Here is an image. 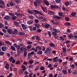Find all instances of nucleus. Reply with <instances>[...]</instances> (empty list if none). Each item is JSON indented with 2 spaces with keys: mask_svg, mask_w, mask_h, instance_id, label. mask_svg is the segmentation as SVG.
Masks as SVG:
<instances>
[{
  "mask_svg": "<svg viewBox=\"0 0 77 77\" xmlns=\"http://www.w3.org/2000/svg\"><path fill=\"white\" fill-rule=\"evenodd\" d=\"M33 11L36 14H40V15H44L43 14H42V13L37 10H34Z\"/></svg>",
  "mask_w": 77,
  "mask_h": 77,
  "instance_id": "nucleus-1",
  "label": "nucleus"
},
{
  "mask_svg": "<svg viewBox=\"0 0 77 77\" xmlns=\"http://www.w3.org/2000/svg\"><path fill=\"white\" fill-rule=\"evenodd\" d=\"M29 29L31 31V32H33V31H35L36 30V26H34L32 28V27H29Z\"/></svg>",
  "mask_w": 77,
  "mask_h": 77,
  "instance_id": "nucleus-2",
  "label": "nucleus"
},
{
  "mask_svg": "<svg viewBox=\"0 0 77 77\" xmlns=\"http://www.w3.org/2000/svg\"><path fill=\"white\" fill-rule=\"evenodd\" d=\"M8 48V47L6 46H3L1 47V49L2 51H6Z\"/></svg>",
  "mask_w": 77,
  "mask_h": 77,
  "instance_id": "nucleus-3",
  "label": "nucleus"
},
{
  "mask_svg": "<svg viewBox=\"0 0 77 77\" xmlns=\"http://www.w3.org/2000/svg\"><path fill=\"white\" fill-rule=\"evenodd\" d=\"M53 17L54 18L57 19V20H60V19L61 18V17L57 16L56 15H54L53 16Z\"/></svg>",
  "mask_w": 77,
  "mask_h": 77,
  "instance_id": "nucleus-4",
  "label": "nucleus"
},
{
  "mask_svg": "<svg viewBox=\"0 0 77 77\" xmlns=\"http://www.w3.org/2000/svg\"><path fill=\"white\" fill-rule=\"evenodd\" d=\"M21 26L23 30H26L27 29V26L24 24H21Z\"/></svg>",
  "mask_w": 77,
  "mask_h": 77,
  "instance_id": "nucleus-5",
  "label": "nucleus"
},
{
  "mask_svg": "<svg viewBox=\"0 0 77 77\" xmlns=\"http://www.w3.org/2000/svg\"><path fill=\"white\" fill-rule=\"evenodd\" d=\"M52 30L54 31V32H55L56 33H58V32H59L60 31L59 29H57L56 28H54V27H53L52 28Z\"/></svg>",
  "mask_w": 77,
  "mask_h": 77,
  "instance_id": "nucleus-6",
  "label": "nucleus"
},
{
  "mask_svg": "<svg viewBox=\"0 0 77 77\" xmlns=\"http://www.w3.org/2000/svg\"><path fill=\"white\" fill-rule=\"evenodd\" d=\"M27 23L28 24H32L33 23V20H28L27 22Z\"/></svg>",
  "mask_w": 77,
  "mask_h": 77,
  "instance_id": "nucleus-7",
  "label": "nucleus"
},
{
  "mask_svg": "<svg viewBox=\"0 0 77 77\" xmlns=\"http://www.w3.org/2000/svg\"><path fill=\"white\" fill-rule=\"evenodd\" d=\"M49 46L50 47H52V48H53L54 47H55L56 45L54 43H51L49 44Z\"/></svg>",
  "mask_w": 77,
  "mask_h": 77,
  "instance_id": "nucleus-8",
  "label": "nucleus"
},
{
  "mask_svg": "<svg viewBox=\"0 0 77 77\" xmlns=\"http://www.w3.org/2000/svg\"><path fill=\"white\" fill-rule=\"evenodd\" d=\"M42 9L44 11V12H47V8H45V7H41Z\"/></svg>",
  "mask_w": 77,
  "mask_h": 77,
  "instance_id": "nucleus-9",
  "label": "nucleus"
},
{
  "mask_svg": "<svg viewBox=\"0 0 77 77\" xmlns=\"http://www.w3.org/2000/svg\"><path fill=\"white\" fill-rule=\"evenodd\" d=\"M36 49H37L38 50H42V48H41V46H38L35 48Z\"/></svg>",
  "mask_w": 77,
  "mask_h": 77,
  "instance_id": "nucleus-10",
  "label": "nucleus"
},
{
  "mask_svg": "<svg viewBox=\"0 0 77 77\" xmlns=\"http://www.w3.org/2000/svg\"><path fill=\"white\" fill-rule=\"evenodd\" d=\"M5 67L7 69H9V64L8 63H6L5 66Z\"/></svg>",
  "mask_w": 77,
  "mask_h": 77,
  "instance_id": "nucleus-11",
  "label": "nucleus"
},
{
  "mask_svg": "<svg viewBox=\"0 0 77 77\" xmlns=\"http://www.w3.org/2000/svg\"><path fill=\"white\" fill-rule=\"evenodd\" d=\"M35 39L36 40H37L38 41H39L41 40V38H40V37L38 35H35Z\"/></svg>",
  "mask_w": 77,
  "mask_h": 77,
  "instance_id": "nucleus-12",
  "label": "nucleus"
},
{
  "mask_svg": "<svg viewBox=\"0 0 77 77\" xmlns=\"http://www.w3.org/2000/svg\"><path fill=\"white\" fill-rule=\"evenodd\" d=\"M21 52V50L20 49H17V56H20Z\"/></svg>",
  "mask_w": 77,
  "mask_h": 77,
  "instance_id": "nucleus-13",
  "label": "nucleus"
},
{
  "mask_svg": "<svg viewBox=\"0 0 77 77\" xmlns=\"http://www.w3.org/2000/svg\"><path fill=\"white\" fill-rule=\"evenodd\" d=\"M15 14L17 15V17H20V16L22 17V16L23 15V14H21L20 13L19 14L18 13H15Z\"/></svg>",
  "mask_w": 77,
  "mask_h": 77,
  "instance_id": "nucleus-14",
  "label": "nucleus"
},
{
  "mask_svg": "<svg viewBox=\"0 0 77 77\" xmlns=\"http://www.w3.org/2000/svg\"><path fill=\"white\" fill-rule=\"evenodd\" d=\"M21 67L22 68H23V69H22V71H25L26 69V66H25L24 65H22L21 66Z\"/></svg>",
  "mask_w": 77,
  "mask_h": 77,
  "instance_id": "nucleus-15",
  "label": "nucleus"
},
{
  "mask_svg": "<svg viewBox=\"0 0 77 77\" xmlns=\"http://www.w3.org/2000/svg\"><path fill=\"white\" fill-rule=\"evenodd\" d=\"M48 13L50 15H54V11H48Z\"/></svg>",
  "mask_w": 77,
  "mask_h": 77,
  "instance_id": "nucleus-16",
  "label": "nucleus"
},
{
  "mask_svg": "<svg viewBox=\"0 0 77 77\" xmlns=\"http://www.w3.org/2000/svg\"><path fill=\"white\" fill-rule=\"evenodd\" d=\"M76 14H77V13H76V12H73L71 13L70 14V16L72 17V16H75V15H76Z\"/></svg>",
  "mask_w": 77,
  "mask_h": 77,
  "instance_id": "nucleus-17",
  "label": "nucleus"
},
{
  "mask_svg": "<svg viewBox=\"0 0 77 77\" xmlns=\"http://www.w3.org/2000/svg\"><path fill=\"white\" fill-rule=\"evenodd\" d=\"M4 19L6 20H9V19H10V16L8 15L4 17Z\"/></svg>",
  "mask_w": 77,
  "mask_h": 77,
  "instance_id": "nucleus-18",
  "label": "nucleus"
},
{
  "mask_svg": "<svg viewBox=\"0 0 77 77\" xmlns=\"http://www.w3.org/2000/svg\"><path fill=\"white\" fill-rule=\"evenodd\" d=\"M13 23H14V25L16 26V27H18L19 25V23L17 22H14Z\"/></svg>",
  "mask_w": 77,
  "mask_h": 77,
  "instance_id": "nucleus-19",
  "label": "nucleus"
},
{
  "mask_svg": "<svg viewBox=\"0 0 77 77\" xmlns=\"http://www.w3.org/2000/svg\"><path fill=\"white\" fill-rule=\"evenodd\" d=\"M34 53H35L34 51H32L31 52L29 53L28 55L29 56H31V55L34 54Z\"/></svg>",
  "mask_w": 77,
  "mask_h": 77,
  "instance_id": "nucleus-20",
  "label": "nucleus"
},
{
  "mask_svg": "<svg viewBox=\"0 0 77 77\" xmlns=\"http://www.w3.org/2000/svg\"><path fill=\"white\" fill-rule=\"evenodd\" d=\"M67 36L68 38H69L71 39V38H73V35L72 33H70L69 35H68Z\"/></svg>",
  "mask_w": 77,
  "mask_h": 77,
  "instance_id": "nucleus-21",
  "label": "nucleus"
},
{
  "mask_svg": "<svg viewBox=\"0 0 77 77\" xmlns=\"http://www.w3.org/2000/svg\"><path fill=\"white\" fill-rule=\"evenodd\" d=\"M58 59V57H56L54 58L53 59L54 62H57V61H58V59Z\"/></svg>",
  "mask_w": 77,
  "mask_h": 77,
  "instance_id": "nucleus-22",
  "label": "nucleus"
},
{
  "mask_svg": "<svg viewBox=\"0 0 77 77\" xmlns=\"http://www.w3.org/2000/svg\"><path fill=\"white\" fill-rule=\"evenodd\" d=\"M35 26L37 27V29H39V28L41 26V25L39 23H35Z\"/></svg>",
  "mask_w": 77,
  "mask_h": 77,
  "instance_id": "nucleus-23",
  "label": "nucleus"
},
{
  "mask_svg": "<svg viewBox=\"0 0 77 77\" xmlns=\"http://www.w3.org/2000/svg\"><path fill=\"white\" fill-rule=\"evenodd\" d=\"M14 31H13L12 33L14 35H15V34H17V30L15 29L14 30Z\"/></svg>",
  "mask_w": 77,
  "mask_h": 77,
  "instance_id": "nucleus-24",
  "label": "nucleus"
},
{
  "mask_svg": "<svg viewBox=\"0 0 77 77\" xmlns=\"http://www.w3.org/2000/svg\"><path fill=\"white\" fill-rule=\"evenodd\" d=\"M35 0L36 1L38 5H39L41 4V3H42V1L41 0Z\"/></svg>",
  "mask_w": 77,
  "mask_h": 77,
  "instance_id": "nucleus-25",
  "label": "nucleus"
},
{
  "mask_svg": "<svg viewBox=\"0 0 77 77\" xmlns=\"http://www.w3.org/2000/svg\"><path fill=\"white\" fill-rule=\"evenodd\" d=\"M18 34L19 35H20V36H23L25 35V33H24V32H20L18 33Z\"/></svg>",
  "mask_w": 77,
  "mask_h": 77,
  "instance_id": "nucleus-26",
  "label": "nucleus"
},
{
  "mask_svg": "<svg viewBox=\"0 0 77 77\" xmlns=\"http://www.w3.org/2000/svg\"><path fill=\"white\" fill-rule=\"evenodd\" d=\"M50 26V25L46 23V24H45V28H47V29H48V27H49Z\"/></svg>",
  "mask_w": 77,
  "mask_h": 77,
  "instance_id": "nucleus-27",
  "label": "nucleus"
},
{
  "mask_svg": "<svg viewBox=\"0 0 77 77\" xmlns=\"http://www.w3.org/2000/svg\"><path fill=\"white\" fill-rule=\"evenodd\" d=\"M69 5V2L66 1L64 2V5H65L66 6H68Z\"/></svg>",
  "mask_w": 77,
  "mask_h": 77,
  "instance_id": "nucleus-28",
  "label": "nucleus"
},
{
  "mask_svg": "<svg viewBox=\"0 0 77 77\" xmlns=\"http://www.w3.org/2000/svg\"><path fill=\"white\" fill-rule=\"evenodd\" d=\"M17 16H12L11 18L13 21H15V20H16V19H17Z\"/></svg>",
  "mask_w": 77,
  "mask_h": 77,
  "instance_id": "nucleus-29",
  "label": "nucleus"
},
{
  "mask_svg": "<svg viewBox=\"0 0 77 77\" xmlns=\"http://www.w3.org/2000/svg\"><path fill=\"white\" fill-rule=\"evenodd\" d=\"M27 54V51H25L24 52L23 56H24V57H26Z\"/></svg>",
  "mask_w": 77,
  "mask_h": 77,
  "instance_id": "nucleus-30",
  "label": "nucleus"
},
{
  "mask_svg": "<svg viewBox=\"0 0 77 77\" xmlns=\"http://www.w3.org/2000/svg\"><path fill=\"white\" fill-rule=\"evenodd\" d=\"M42 54V51L39 50L37 52V54Z\"/></svg>",
  "mask_w": 77,
  "mask_h": 77,
  "instance_id": "nucleus-31",
  "label": "nucleus"
},
{
  "mask_svg": "<svg viewBox=\"0 0 77 77\" xmlns=\"http://www.w3.org/2000/svg\"><path fill=\"white\" fill-rule=\"evenodd\" d=\"M65 24L66 26H71V23L69 22L66 23Z\"/></svg>",
  "mask_w": 77,
  "mask_h": 77,
  "instance_id": "nucleus-32",
  "label": "nucleus"
},
{
  "mask_svg": "<svg viewBox=\"0 0 77 77\" xmlns=\"http://www.w3.org/2000/svg\"><path fill=\"white\" fill-rule=\"evenodd\" d=\"M62 72H63V73L64 74H66L67 73V71H66V70H63Z\"/></svg>",
  "mask_w": 77,
  "mask_h": 77,
  "instance_id": "nucleus-33",
  "label": "nucleus"
},
{
  "mask_svg": "<svg viewBox=\"0 0 77 77\" xmlns=\"http://www.w3.org/2000/svg\"><path fill=\"white\" fill-rule=\"evenodd\" d=\"M7 31L8 33H11V31H12V30L11 29H7Z\"/></svg>",
  "mask_w": 77,
  "mask_h": 77,
  "instance_id": "nucleus-34",
  "label": "nucleus"
},
{
  "mask_svg": "<svg viewBox=\"0 0 77 77\" xmlns=\"http://www.w3.org/2000/svg\"><path fill=\"white\" fill-rule=\"evenodd\" d=\"M3 27H4V25L0 22V28H1V29H2Z\"/></svg>",
  "mask_w": 77,
  "mask_h": 77,
  "instance_id": "nucleus-35",
  "label": "nucleus"
},
{
  "mask_svg": "<svg viewBox=\"0 0 77 77\" xmlns=\"http://www.w3.org/2000/svg\"><path fill=\"white\" fill-rule=\"evenodd\" d=\"M11 50H13L14 51H15V47L13 46H11Z\"/></svg>",
  "mask_w": 77,
  "mask_h": 77,
  "instance_id": "nucleus-36",
  "label": "nucleus"
},
{
  "mask_svg": "<svg viewBox=\"0 0 77 77\" xmlns=\"http://www.w3.org/2000/svg\"><path fill=\"white\" fill-rule=\"evenodd\" d=\"M5 54V52L2 51H0V56H3Z\"/></svg>",
  "mask_w": 77,
  "mask_h": 77,
  "instance_id": "nucleus-37",
  "label": "nucleus"
},
{
  "mask_svg": "<svg viewBox=\"0 0 77 77\" xmlns=\"http://www.w3.org/2000/svg\"><path fill=\"white\" fill-rule=\"evenodd\" d=\"M60 38L61 41H64L65 40V38L62 36L60 37Z\"/></svg>",
  "mask_w": 77,
  "mask_h": 77,
  "instance_id": "nucleus-38",
  "label": "nucleus"
},
{
  "mask_svg": "<svg viewBox=\"0 0 77 77\" xmlns=\"http://www.w3.org/2000/svg\"><path fill=\"white\" fill-rule=\"evenodd\" d=\"M27 11L28 13H29V14H33V13L32 11L30 10L29 9H28Z\"/></svg>",
  "mask_w": 77,
  "mask_h": 77,
  "instance_id": "nucleus-39",
  "label": "nucleus"
},
{
  "mask_svg": "<svg viewBox=\"0 0 77 77\" xmlns=\"http://www.w3.org/2000/svg\"><path fill=\"white\" fill-rule=\"evenodd\" d=\"M5 43L7 44H8V45H11V43H10V42L8 41H5Z\"/></svg>",
  "mask_w": 77,
  "mask_h": 77,
  "instance_id": "nucleus-40",
  "label": "nucleus"
},
{
  "mask_svg": "<svg viewBox=\"0 0 77 77\" xmlns=\"http://www.w3.org/2000/svg\"><path fill=\"white\" fill-rule=\"evenodd\" d=\"M2 31L4 33H6V32H7V31H6V30L3 28L2 29Z\"/></svg>",
  "mask_w": 77,
  "mask_h": 77,
  "instance_id": "nucleus-41",
  "label": "nucleus"
},
{
  "mask_svg": "<svg viewBox=\"0 0 77 77\" xmlns=\"http://www.w3.org/2000/svg\"><path fill=\"white\" fill-rule=\"evenodd\" d=\"M52 35L55 36H56L57 35V33H56V32H52Z\"/></svg>",
  "mask_w": 77,
  "mask_h": 77,
  "instance_id": "nucleus-42",
  "label": "nucleus"
},
{
  "mask_svg": "<svg viewBox=\"0 0 77 77\" xmlns=\"http://www.w3.org/2000/svg\"><path fill=\"white\" fill-rule=\"evenodd\" d=\"M32 47V45H29L27 46V48L28 49H30Z\"/></svg>",
  "mask_w": 77,
  "mask_h": 77,
  "instance_id": "nucleus-43",
  "label": "nucleus"
},
{
  "mask_svg": "<svg viewBox=\"0 0 77 77\" xmlns=\"http://www.w3.org/2000/svg\"><path fill=\"white\" fill-rule=\"evenodd\" d=\"M46 50L50 51H51V48H46Z\"/></svg>",
  "mask_w": 77,
  "mask_h": 77,
  "instance_id": "nucleus-44",
  "label": "nucleus"
},
{
  "mask_svg": "<svg viewBox=\"0 0 77 77\" xmlns=\"http://www.w3.org/2000/svg\"><path fill=\"white\" fill-rule=\"evenodd\" d=\"M13 59H14V57H11L9 59V60L10 61V62H11Z\"/></svg>",
  "mask_w": 77,
  "mask_h": 77,
  "instance_id": "nucleus-45",
  "label": "nucleus"
},
{
  "mask_svg": "<svg viewBox=\"0 0 77 77\" xmlns=\"http://www.w3.org/2000/svg\"><path fill=\"white\" fill-rule=\"evenodd\" d=\"M63 50V52H64V53H65L66 52V48H65L64 47H63L62 48Z\"/></svg>",
  "mask_w": 77,
  "mask_h": 77,
  "instance_id": "nucleus-46",
  "label": "nucleus"
},
{
  "mask_svg": "<svg viewBox=\"0 0 77 77\" xmlns=\"http://www.w3.org/2000/svg\"><path fill=\"white\" fill-rule=\"evenodd\" d=\"M48 32L49 36L50 37V36H51V32H50V31H48Z\"/></svg>",
  "mask_w": 77,
  "mask_h": 77,
  "instance_id": "nucleus-47",
  "label": "nucleus"
},
{
  "mask_svg": "<svg viewBox=\"0 0 77 77\" xmlns=\"http://www.w3.org/2000/svg\"><path fill=\"white\" fill-rule=\"evenodd\" d=\"M15 2L16 3H20V0H15Z\"/></svg>",
  "mask_w": 77,
  "mask_h": 77,
  "instance_id": "nucleus-48",
  "label": "nucleus"
},
{
  "mask_svg": "<svg viewBox=\"0 0 77 77\" xmlns=\"http://www.w3.org/2000/svg\"><path fill=\"white\" fill-rule=\"evenodd\" d=\"M0 4L1 5H5V3L3 2V1L2 0H0Z\"/></svg>",
  "mask_w": 77,
  "mask_h": 77,
  "instance_id": "nucleus-49",
  "label": "nucleus"
},
{
  "mask_svg": "<svg viewBox=\"0 0 77 77\" xmlns=\"http://www.w3.org/2000/svg\"><path fill=\"white\" fill-rule=\"evenodd\" d=\"M65 20L66 21H69V18L68 17H65Z\"/></svg>",
  "mask_w": 77,
  "mask_h": 77,
  "instance_id": "nucleus-50",
  "label": "nucleus"
},
{
  "mask_svg": "<svg viewBox=\"0 0 77 77\" xmlns=\"http://www.w3.org/2000/svg\"><path fill=\"white\" fill-rule=\"evenodd\" d=\"M37 3H38V2L36 1H34V5L35 6H37Z\"/></svg>",
  "mask_w": 77,
  "mask_h": 77,
  "instance_id": "nucleus-51",
  "label": "nucleus"
},
{
  "mask_svg": "<svg viewBox=\"0 0 77 77\" xmlns=\"http://www.w3.org/2000/svg\"><path fill=\"white\" fill-rule=\"evenodd\" d=\"M20 45H17L16 48H17V50L20 49Z\"/></svg>",
  "mask_w": 77,
  "mask_h": 77,
  "instance_id": "nucleus-52",
  "label": "nucleus"
},
{
  "mask_svg": "<svg viewBox=\"0 0 77 77\" xmlns=\"http://www.w3.org/2000/svg\"><path fill=\"white\" fill-rule=\"evenodd\" d=\"M45 69V67L43 66H41L40 69V70H44V69Z\"/></svg>",
  "mask_w": 77,
  "mask_h": 77,
  "instance_id": "nucleus-53",
  "label": "nucleus"
},
{
  "mask_svg": "<svg viewBox=\"0 0 77 77\" xmlns=\"http://www.w3.org/2000/svg\"><path fill=\"white\" fill-rule=\"evenodd\" d=\"M45 5H47V6H49V3H48V2L45 1Z\"/></svg>",
  "mask_w": 77,
  "mask_h": 77,
  "instance_id": "nucleus-54",
  "label": "nucleus"
},
{
  "mask_svg": "<svg viewBox=\"0 0 77 77\" xmlns=\"http://www.w3.org/2000/svg\"><path fill=\"white\" fill-rule=\"evenodd\" d=\"M24 49H25V48L21 47L20 48V50L21 51H24Z\"/></svg>",
  "mask_w": 77,
  "mask_h": 77,
  "instance_id": "nucleus-55",
  "label": "nucleus"
},
{
  "mask_svg": "<svg viewBox=\"0 0 77 77\" xmlns=\"http://www.w3.org/2000/svg\"><path fill=\"white\" fill-rule=\"evenodd\" d=\"M58 15H59V16H60L61 17H62L63 15V14L62 12H59L58 13Z\"/></svg>",
  "mask_w": 77,
  "mask_h": 77,
  "instance_id": "nucleus-56",
  "label": "nucleus"
},
{
  "mask_svg": "<svg viewBox=\"0 0 77 77\" xmlns=\"http://www.w3.org/2000/svg\"><path fill=\"white\" fill-rule=\"evenodd\" d=\"M29 63L30 64H32L33 63V60H30L29 61Z\"/></svg>",
  "mask_w": 77,
  "mask_h": 77,
  "instance_id": "nucleus-57",
  "label": "nucleus"
},
{
  "mask_svg": "<svg viewBox=\"0 0 77 77\" xmlns=\"http://www.w3.org/2000/svg\"><path fill=\"white\" fill-rule=\"evenodd\" d=\"M60 0H55V2L57 3H60Z\"/></svg>",
  "mask_w": 77,
  "mask_h": 77,
  "instance_id": "nucleus-58",
  "label": "nucleus"
},
{
  "mask_svg": "<svg viewBox=\"0 0 77 77\" xmlns=\"http://www.w3.org/2000/svg\"><path fill=\"white\" fill-rule=\"evenodd\" d=\"M41 31H42V30L40 29H38L37 30V32L41 33Z\"/></svg>",
  "mask_w": 77,
  "mask_h": 77,
  "instance_id": "nucleus-59",
  "label": "nucleus"
},
{
  "mask_svg": "<svg viewBox=\"0 0 77 77\" xmlns=\"http://www.w3.org/2000/svg\"><path fill=\"white\" fill-rule=\"evenodd\" d=\"M10 5L11 6H14V4L13 2H11L10 3Z\"/></svg>",
  "mask_w": 77,
  "mask_h": 77,
  "instance_id": "nucleus-60",
  "label": "nucleus"
},
{
  "mask_svg": "<svg viewBox=\"0 0 77 77\" xmlns=\"http://www.w3.org/2000/svg\"><path fill=\"white\" fill-rule=\"evenodd\" d=\"M58 65V63H56L54 65V67H57Z\"/></svg>",
  "mask_w": 77,
  "mask_h": 77,
  "instance_id": "nucleus-61",
  "label": "nucleus"
},
{
  "mask_svg": "<svg viewBox=\"0 0 77 77\" xmlns=\"http://www.w3.org/2000/svg\"><path fill=\"white\" fill-rule=\"evenodd\" d=\"M35 22L36 23H39V21L38 19H36L35 20Z\"/></svg>",
  "mask_w": 77,
  "mask_h": 77,
  "instance_id": "nucleus-62",
  "label": "nucleus"
},
{
  "mask_svg": "<svg viewBox=\"0 0 77 77\" xmlns=\"http://www.w3.org/2000/svg\"><path fill=\"white\" fill-rule=\"evenodd\" d=\"M27 44L29 45L32 44V42H30V41L28 42H27Z\"/></svg>",
  "mask_w": 77,
  "mask_h": 77,
  "instance_id": "nucleus-63",
  "label": "nucleus"
},
{
  "mask_svg": "<svg viewBox=\"0 0 77 77\" xmlns=\"http://www.w3.org/2000/svg\"><path fill=\"white\" fill-rule=\"evenodd\" d=\"M48 77H53V74L52 73H51L49 75Z\"/></svg>",
  "mask_w": 77,
  "mask_h": 77,
  "instance_id": "nucleus-64",
  "label": "nucleus"
}]
</instances>
